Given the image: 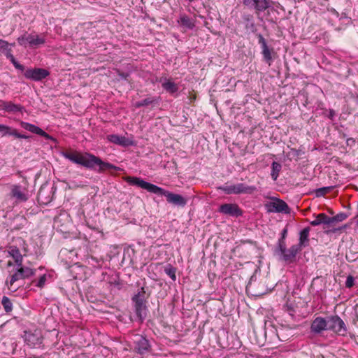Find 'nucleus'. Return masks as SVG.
Returning a JSON list of instances; mask_svg holds the SVG:
<instances>
[{
    "label": "nucleus",
    "instance_id": "a19ab883",
    "mask_svg": "<svg viewBox=\"0 0 358 358\" xmlns=\"http://www.w3.org/2000/svg\"><path fill=\"white\" fill-rule=\"evenodd\" d=\"M287 230L284 229L282 232V237L278 240V246H280L281 241H285V237L287 236Z\"/></svg>",
    "mask_w": 358,
    "mask_h": 358
},
{
    "label": "nucleus",
    "instance_id": "f03ea898",
    "mask_svg": "<svg viewBox=\"0 0 358 358\" xmlns=\"http://www.w3.org/2000/svg\"><path fill=\"white\" fill-rule=\"evenodd\" d=\"M34 274V270L21 264L20 266H17V268L13 272H10L9 275L6 280V285L9 290L15 292L19 288V286L15 285L17 281L28 278Z\"/></svg>",
    "mask_w": 358,
    "mask_h": 358
},
{
    "label": "nucleus",
    "instance_id": "7c9ffc66",
    "mask_svg": "<svg viewBox=\"0 0 358 358\" xmlns=\"http://www.w3.org/2000/svg\"><path fill=\"white\" fill-rule=\"evenodd\" d=\"M347 218V215L344 213H341L337 214L334 217H329L330 219V226H331L334 222H339L345 220Z\"/></svg>",
    "mask_w": 358,
    "mask_h": 358
},
{
    "label": "nucleus",
    "instance_id": "f8f14e48",
    "mask_svg": "<svg viewBox=\"0 0 358 358\" xmlns=\"http://www.w3.org/2000/svg\"><path fill=\"white\" fill-rule=\"evenodd\" d=\"M243 3L249 9H254L257 14L266 10L269 3L267 0H243Z\"/></svg>",
    "mask_w": 358,
    "mask_h": 358
},
{
    "label": "nucleus",
    "instance_id": "4be33fe9",
    "mask_svg": "<svg viewBox=\"0 0 358 358\" xmlns=\"http://www.w3.org/2000/svg\"><path fill=\"white\" fill-rule=\"evenodd\" d=\"M11 196L18 201H24L27 200V194L22 190L19 185H13L11 188Z\"/></svg>",
    "mask_w": 358,
    "mask_h": 358
},
{
    "label": "nucleus",
    "instance_id": "9d476101",
    "mask_svg": "<svg viewBox=\"0 0 358 358\" xmlns=\"http://www.w3.org/2000/svg\"><path fill=\"white\" fill-rule=\"evenodd\" d=\"M24 342L30 347H36L42 343V335L39 330L35 329L34 331H25L24 333Z\"/></svg>",
    "mask_w": 358,
    "mask_h": 358
},
{
    "label": "nucleus",
    "instance_id": "473e14b6",
    "mask_svg": "<svg viewBox=\"0 0 358 358\" xmlns=\"http://www.w3.org/2000/svg\"><path fill=\"white\" fill-rule=\"evenodd\" d=\"M15 129H13L8 126L5 124H0V133H1L2 136H12V133L14 131Z\"/></svg>",
    "mask_w": 358,
    "mask_h": 358
},
{
    "label": "nucleus",
    "instance_id": "bb28decb",
    "mask_svg": "<svg viewBox=\"0 0 358 358\" xmlns=\"http://www.w3.org/2000/svg\"><path fill=\"white\" fill-rule=\"evenodd\" d=\"M45 43V36L44 34H35V37L34 39V44L32 45V48H37L41 45H43Z\"/></svg>",
    "mask_w": 358,
    "mask_h": 358
},
{
    "label": "nucleus",
    "instance_id": "cd10ccee",
    "mask_svg": "<svg viewBox=\"0 0 358 358\" xmlns=\"http://www.w3.org/2000/svg\"><path fill=\"white\" fill-rule=\"evenodd\" d=\"M1 305H2L4 310L6 313H10V312L12 311V310H13V303H12L10 299L8 297H7L6 296H3L2 297Z\"/></svg>",
    "mask_w": 358,
    "mask_h": 358
},
{
    "label": "nucleus",
    "instance_id": "f257e3e1",
    "mask_svg": "<svg viewBox=\"0 0 358 358\" xmlns=\"http://www.w3.org/2000/svg\"><path fill=\"white\" fill-rule=\"evenodd\" d=\"M62 156L71 162L87 169H95L96 166H99V172H103L107 169H118L115 165L105 162L99 157L89 152L82 154L77 151L68 150L63 152Z\"/></svg>",
    "mask_w": 358,
    "mask_h": 358
},
{
    "label": "nucleus",
    "instance_id": "58836bf2",
    "mask_svg": "<svg viewBox=\"0 0 358 358\" xmlns=\"http://www.w3.org/2000/svg\"><path fill=\"white\" fill-rule=\"evenodd\" d=\"M12 136H13L17 138L27 139L29 138V136L25 134H22L18 133L17 129H14V131L12 133Z\"/></svg>",
    "mask_w": 358,
    "mask_h": 358
},
{
    "label": "nucleus",
    "instance_id": "2eb2a0df",
    "mask_svg": "<svg viewBox=\"0 0 358 358\" xmlns=\"http://www.w3.org/2000/svg\"><path fill=\"white\" fill-rule=\"evenodd\" d=\"M20 125L23 129H24L31 133L40 135V136L44 137L45 139H48V140L53 139V138L51 136H50L48 133H46L43 129H41V128H39L38 127H37L34 124H30V123H28V122H26L24 121H20Z\"/></svg>",
    "mask_w": 358,
    "mask_h": 358
},
{
    "label": "nucleus",
    "instance_id": "b1692460",
    "mask_svg": "<svg viewBox=\"0 0 358 358\" xmlns=\"http://www.w3.org/2000/svg\"><path fill=\"white\" fill-rule=\"evenodd\" d=\"M310 230V227H306L300 232L299 243L297 245H301V248L303 246L306 245V243L308 242Z\"/></svg>",
    "mask_w": 358,
    "mask_h": 358
},
{
    "label": "nucleus",
    "instance_id": "4c0bfd02",
    "mask_svg": "<svg viewBox=\"0 0 358 358\" xmlns=\"http://www.w3.org/2000/svg\"><path fill=\"white\" fill-rule=\"evenodd\" d=\"M354 278L352 275H348L345 281V286L348 288H351L354 285Z\"/></svg>",
    "mask_w": 358,
    "mask_h": 358
},
{
    "label": "nucleus",
    "instance_id": "9b49d317",
    "mask_svg": "<svg viewBox=\"0 0 358 358\" xmlns=\"http://www.w3.org/2000/svg\"><path fill=\"white\" fill-rule=\"evenodd\" d=\"M49 74L48 70L41 68L28 69L24 73L26 78L34 81H40L48 77Z\"/></svg>",
    "mask_w": 358,
    "mask_h": 358
},
{
    "label": "nucleus",
    "instance_id": "393cba45",
    "mask_svg": "<svg viewBox=\"0 0 358 358\" xmlns=\"http://www.w3.org/2000/svg\"><path fill=\"white\" fill-rule=\"evenodd\" d=\"M24 111V108L20 105L15 104L12 101H8L6 112L10 113H22Z\"/></svg>",
    "mask_w": 358,
    "mask_h": 358
},
{
    "label": "nucleus",
    "instance_id": "0eeeda50",
    "mask_svg": "<svg viewBox=\"0 0 358 358\" xmlns=\"http://www.w3.org/2000/svg\"><path fill=\"white\" fill-rule=\"evenodd\" d=\"M155 194L165 196L169 203L178 206H185L187 203V199L182 195L170 192L160 187H158Z\"/></svg>",
    "mask_w": 358,
    "mask_h": 358
},
{
    "label": "nucleus",
    "instance_id": "c03bdc74",
    "mask_svg": "<svg viewBox=\"0 0 358 358\" xmlns=\"http://www.w3.org/2000/svg\"><path fill=\"white\" fill-rule=\"evenodd\" d=\"M13 266V263L11 261H8V263H7V266L10 267V266Z\"/></svg>",
    "mask_w": 358,
    "mask_h": 358
},
{
    "label": "nucleus",
    "instance_id": "dca6fc26",
    "mask_svg": "<svg viewBox=\"0 0 358 358\" xmlns=\"http://www.w3.org/2000/svg\"><path fill=\"white\" fill-rule=\"evenodd\" d=\"M134 344L135 350L141 355L148 352L150 348L149 341L142 336H137L136 337Z\"/></svg>",
    "mask_w": 358,
    "mask_h": 358
},
{
    "label": "nucleus",
    "instance_id": "ea45409f",
    "mask_svg": "<svg viewBox=\"0 0 358 358\" xmlns=\"http://www.w3.org/2000/svg\"><path fill=\"white\" fill-rule=\"evenodd\" d=\"M8 101L0 100V108L6 112Z\"/></svg>",
    "mask_w": 358,
    "mask_h": 358
},
{
    "label": "nucleus",
    "instance_id": "c85d7f7f",
    "mask_svg": "<svg viewBox=\"0 0 358 358\" xmlns=\"http://www.w3.org/2000/svg\"><path fill=\"white\" fill-rule=\"evenodd\" d=\"M180 22L181 25L188 28L192 29L194 27V23L190 17L187 15H182L180 18Z\"/></svg>",
    "mask_w": 358,
    "mask_h": 358
},
{
    "label": "nucleus",
    "instance_id": "5701e85b",
    "mask_svg": "<svg viewBox=\"0 0 358 358\" xmlns=\"http://www.w3.org/2000/svg\"><path fill=\"white\" fill-rule=\"evenodd\" d=\"M162 86L164 90L170 94H174L178 90V85L170 79L164 78L162 82Z\"/></svg>",
    "mask_w": 358,
    "mask_h": 358
},
{
    "label": "nucleus",
    "instance_id": "39448f33",
    "mask_svg": "<svg viewBox=\"0 0 358 358\" xmlns=\"http://www.w3.org/2000/svg\"><path fill=\"white\" fill-rule=\"evenodd\" d=\"M301 250V245H293L290 248H286L285 241H281L280 246H278V251L282 256V259L287 262L292 263L295 261L296 255Z\"/></svg>",
    "mask_w": 358,
    "mask_h": 358
},
{
    "label": "nucleus",
    "instance_id": "c9c22d12",
    "mask_svg": "<svg viewBox=\"0 0 358 358\" xmlns=\"http://www.w3.org/2000/svg\"><path fill=\"white\" fill-rule=\"evenodd\" d=\"M330 189V187H322V188H319L316 190V196H324L327 193L329 192Z\"/></svg>",
    "mask_w": 358,
    "mask_h": 358
},
{
    "label": "nucleus",
    "instance_id": "7ed1b4c3",
    "mask_svg": "<svg viewBox=\"0 0 358 358\" xmlns=\"http://www.w3.org/2000/svg\"><path fill=\"white\" fill-rule=\"evenodd\" d=\"M145 294L144 288L141 287V290L132 298L136 315L141 322L145 318L148 311L145 305Z\"/></svg>",
    "mask_w": 358,
    "mask_h": 358
},
{
    "label": "nucleus",
    "instance_id": "a211bd4d",
    "mask_svg": "<svg viewBox=\"0 0 358 358\" xmlns=\"http://www.w3.org/2000/svg\"><path fill=\"white\" fill-rule=\"evenodd\" d=\"M107 139L108 141L119 145L121 146H129V145H133L134 142L132 140L126 138L125 136H119L117 134H110L107 136Z\"/></svg>",
    "mask_w": 358,
    "mask_h": 358
},
{
    "label": "nucleus",
    "instance_id": "a878e982",
    "mask_svg": "<svg viewBox=\"0 0 358 358\" xmlns=\"http://www.w3.org/2000/svg\"><path fill=\"white\" fill-rule=\"evenodd\" d=\"M282 169V166L277 162H273L271 164V176L272 179L275 181L279 176V173Z\"/></svg>",
    "mask_w": 358,
    "mask_h": 358
},
{
    "label": "nucleus",
    "instance_id": "423d86ee",
    "mask_svg": "<svg viewBox=\"0 0 358 358\" xmlns=\"http://www.w3.org/2000/svg\"><path fill=\"white\" fill-rule=\"evenodd\" d=\"M327 329L331 330L339 336H344L347 334V327L343 320L338 315L328 317Z\"/></svg>",
    "mask_w": 358,
    "mask_h": 358
},
{
    "label": "nucleus",
    "instance_id": "c756f323",
    "mask_svg": "<svg viewBox=\"0 0 358 358\" xmlns=\"http://www.w3.org/2000/svg\"><path fill=\"white\" fill-rule=\"evenodd\" d=\"M155 101L156 99L154 98H146L142 101L136 102L134 106L136 108H141L143 106H147L150 104L155 103Z\"/></svg>",
    "mask_w": 358,
    "mask_h": 358
},
{
    "label": "nucleus",
    "instance_id": "ddd939ff",
    "mask_svg": "<svg viewBox=\"0 0 358 358\" xmlns=\"http://www.w3.org/2000/svg\"><path fill=\"white\" fill-rule=\"evenodd\" d=\"M219 211L224 215L238 217L243 215V210L236 203H224L220 206Z\"/></svg>",
    "mask_w": 358,
    "mask_h": 358
},
{
    "label": "nucleus",
    "instance_id": "e433bc0d",
    "mask_svg": "<svg viewBox=\"0 0 358 358\" xmlns=\"http://www.w3.org/2000/svg\"><path fill=\"white\" fill-rule=\"evenodd\" d=\"M10 61L11 62L13 63V64L14 65V66L17 69H19V70H21V71H24V66L19 64L16 60L14 58V57L10 55Z\"/></svg>",
    "mask_w": 358,
    "mask_h": 358
},
{
    "label": "nucleus",
    "instance_id": "412c9836",
    "mask_svg": "<svg viewBox=\"0 0 358 358\" xmlns=\"http://www.w3.org/2000/svg\"><path fill=\"white\" fill-rule=\"evenodd\" d=\"M330 219L325 213H319L315 215V219L310 222V225L315 227L320 224L330 227Z\"/></svg>",
    "mask_w": 358,
    "mask_h": 358
},
{
    "label": "nucleus",
    "instance_id": "79ce46f5",
    "mask_svg": "<svg viewBox=\"0 0 358 358\" xmlns=\"http://www.w3.org/2000/svg\"><path fill=\"white\" fill-rule=\"evenodd\" d=\"M8 42L3 41V40H0V50L1 49H6L8 48Z\"/></svg>",
    "mask_w": 358,
    "mask_h": 358
},
{
    "label": "nucleus",
    "instance_id": "4468645a",
    "mask_svg": "<svg viewBox=\"0 0 358 358\" xmlns=\"http://www.w3.org/2000/svg\"><path fill=\"white\" fill-rule=\"evenodd\" d=\"M257 37L259 44H260L262 48V53L263 55L264 59L270 66L273 61L271 55L272 50H270L268 48L266 39L263 37L262 34H259Z\"/></svg>",
    "mask_w": 358,
    "mask_h": 358
},
{
    "label": "nucleus",
    "instance_id": "1a4fd4ad",
    "mask_svg": "<svg viewBox=\"0 0 358 358\" xmlns=\"http://www.w3.org/2000/svg\"><path fill=\"white\" fill-rule=\"evenodd\" d=\"M125 181L127 182L131 185L137 186L142 189H146L148 192L155 194L157 190L158 189V186L148 182L144 180L138 178V177H132L128 176L125 178Z\"/></svg>",
    "mask_w": 358,
    "mask_h": 358
},
{
    "label": "nucleus",
    "instance_id": "6ab92c4d",
    "mask_svg": "<svg viewBox=\"0 0 358 358\" xmlns=\"http://www.w3.org/2000/svg\"><path fill=\"white\" fill-rule=\"evenodd\" d=\"M7 252L11 257L17 266L22 264L23 255L21 254L20 250L14 245H10L8 248Z\"/></svg>",
    "mask_w": 358,
    "mask_h": 358
},
{
    "label": "nucleus",
    "instance_id": "37998d69",
    "mask_svg": "<svg viewBox=\"0 0 358 358\" xmlns=\"http://www.w3.org/2000/svg\"><path fill=\"white\" fill-rule=\"evenodd\" d=\"M335 115H336L335 111L334 110H330L328 117L329 119L333 120Z\"/></svg>",
    "mask_w": 358,
    "mask_h": 358
},
{
    "label": "nucleus",
    "instance_id": "20e7f679",
    "mask_svg": "<svg viewBox=\"0 0 358 358\" xmlns=\"http://www.w3.org/2000/svg\"><path fill=\"white\" fill-rule=\"evenodd\" d=\"M220 189L227 194H252L256 190V187L255 186H248L243 183L233 185L226 184L222 187H220Z\"/></svg>",
    "mask_w": 358,
    "mask_h": 358
},
{
    "label": "nucleus",
    "instance_id": "aec40b11",
    "mask_svg": "<svg viewBox=\"0 0 358 358\" xmlns=\"http://www.w3.org/2000/svg\"><path fill=\"white\" fill-rule=\"evenodd\" d=\"M36 33H24L23 35L17 38V41L20 45L26 47L27 44H29V47L31 48L34 44V39Z\"/></svg>",
    "mask_w": 358,
    "mask_h": 358
},
{
    "label": "nucleus",
    "instance_id": "2f4dec72",
    "mask_svg": "<svg viewBox=\"0 0 358 358\" xmlns=\"http://www.w3.org/2000/svg\"><path fill=\"white\" fill-rule=\"evenodd\" d=\"M47 278L48 275L46 274H43L39 278L38 280H34L31 283L38 287L43 288L45 285Z\"/></svg>",
    "mask_w": 358,
    "mask_h": 358
},
{
    "label": "nucleus",
    "instance_id": "f704fd0d",
    "mask_svg": "<svg viewBox=\"0 0 358 358\" xmlns=\"http://www.w3.org/2000/svg\"><path fill=\"white\" fill-rule=\"evenodd\" d=\"M45 190L43 189H41L38 194V200L41 201L43 203L47 204L50 201L49 199H44Z\"/></svg>",
    "mask_w": 358,
    "mask_h": 358
},
{
    "label": "nucleus",
    "instance_id": "72a5a7b5",
    "mask_svg": "<svg viewBox=\"0 0 358 358\" xmlns=\"http://www.w3.org/2000/svg\"><path fill=\"white\" fill-rule=\"evenodd\" d=\"M164 272L166 275H168L173 281L176 279V268L171 266H169L166 267L164 269Z\"/></svg>",
    "mask_w": 358,
    "mask_h": 358
},
{
    "label": "nucleus",
    "instance_id": "f3484780",
    "mask_svg": "<svg viewBox=\"0 0 358 358\" xmlns=\"http://www.w3.org/2000/svg\"><path fill=\"white\" fill-rule=\"evenodd\" d=\"M327 326L328 319L326 320L322 317H317L313 321L310 329L312 332L319 334L327 329Z\"/></svg>",
    "mask_w": 358,
    "mask_h": 358
},
{
    "label": "nucleus",
    "instance_id": "6e6552de",
    "mask_svg": "<svg viewBox=\"0 0 358 358\" xmlns=\"http://www.w3.org/2000/svg\"><path fill=\"white\" fill-rule=\"evenodd\" d=\"M265 208L268 213H289L288 205L284 201L277 198H273L271 201L266 203Z\"/></svg>",
    "mask_w": 358,
    "mask_h": 358
}]
</instances>
